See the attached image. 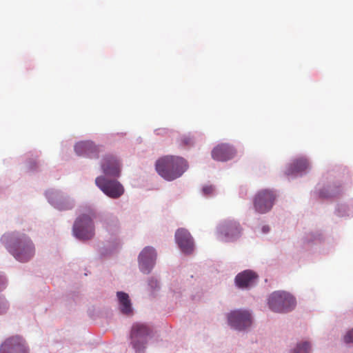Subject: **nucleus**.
<instances>
[{
  "mask_svg": "<svg viewBox=\"0 0 353 353\" xmlns=\"http://www.w3.org/2000/svg\"><path fill=\"white\" fill-rule=\"evenodd\" d=\"M319 194H320V196L321 197H323V198H327V197H331V196H333L335 195V193L332 192H324L323 191H321L319 192Z\"/></svg>",
  "mask_w": 353,
  "mask_h": 353,
  "instance_id": "25",
  "label": "nucleus"
},
{
  "mask_svg": "<svg viewBox=\"0 0 353 353\" xmlns=\"http://www.w3.org/2000/svg\"><path fill=\"white\" fill-rule=\"evenodd\" d=\"M75 152L78 155H85L89 158H98L100 152L99 147L92 141H81L74 146Z\"/></svg>",
  "mask_w": 353,
  "mask_h": 353,
  "instance_id": "15",
  "label": "nucleus"
},
{
  "mask_svg": "<svg viewBox=\"0 0 353 353\" xmlns=\"http://www.w3.org/2000/svg\"><path fill=\"white\" fill-rule=\"evenodd\" d=\"M309 168L307 159L301 158L294 160L288 168L286 174H294L306 170Z\"/></svg>",
  "mask_w": 353,
  "mask_h": 353,
  "instance_id": "17",
  "label": "nucleus"
},
{
  "mask_svg": "<svg viewBox=\"0 0 353 353\" xmlns=\"http://www.w3.org/2000/svg\"><path fill=\"white\" fill-rule=\"evenodd\" d=\"M101 169L105 176L119 177L121 173V164L113 155L105 156L101 161Z\"/></svg>",
  "mask_w": 353,
  "mask_h": 353,
  "instance_id": "12",
  "label": "nucleus"
},
{
  "mask_svg": "<svg viewBox=\"0 0 353 353\" xmlns=\"http://www.w3.org/2000/svg\"><path fill=\"white\" fill-rule=\"evenodd\" d=\"M95 183L105 194L112 199H118L124 193L123 186L117 180L100 176L96 178Z\"/></svg>",
  "mask_w": 353,
  "mask_h": 353,
  "instance_id": "5",
  "label": "nucleus"
},
{
  "mask_svg": "<svg viewBox=\"0 0 353 353\" xmlns=\"http://www.w3.org/2000/svg\"><path fill=\"white\" fill-rule=\"evenodd\" d=\"M175 239L178 245L183 253L190 254L193 252V239L187 230L183 228L177 230L175 234Z\"/></svg>",
  "mask_w": 353,
  "mask_h": 353,
  "instance_id": "13",
  "label": "nucleus"
},
{
  "mask_svg": "<svg viewBox=\"0 0 353 353\" xmlns=\"http://www.w3.org/2000/svg\"><path fill=\"white\" fill-rule=\"evenodd\" d=\"M51 203L56 206V204L53 203V201H51Z\"/></svg>",
  "mask_w": 353,
  "mask_h": 353,
  "instance_id": "29",
  "label": "nucleus"
},
{
  "mask_svg": "<svg viewBox=\"0 0 353 353\" xmlns=\"http://www.w3.org/2000/svg\"><path fill=\"white\" fill-rule=\"evenodd\" d=\"M276 197V194L272 190H262L259 191L253 200L255 210L260 214L269 212L273 207Z\"/></svg>",
  "mask_w": 353,
  "mask_h": 353,
  "instance_id": "6",
  "label": "nucleus"
},
{
  "mask_svg": "<svg viewBox=\"0 0 353 353\" xmlns=\"http://www.w3.org/2000/svg\"><path fill=\"white\" fill-rule=\"evenodd\" d=\"M117 297L121 305V312L126 314H130L132 308L128 294L123 292H118Z\"/></svg>",
  "mask_w": 353,
  "mask_h": 353,
  "instance_id": "18",
  "label": "nucleus"
},
{
  "mask_svg": "<svg viewBox=\"0 0 353 353\" xmlns=\"http://www.w3.org/2000/svg\"><path fill=\"white\" fill-rule=\"evenodd\" d=\"M148 285L150 287L151 290H155L159 287V283L157 280L152 279L149 281Z\"/></svg>",
  "mask_w": 353,
  "mask_h": 353,
  "instance_id": "24",
  "label": "nucleus"
},
{
  "mask_svg": "<svg viewBox=\"0 0 353 353\" xmlns=\"http://www.w3.org/2000/svg\"><path fill=\"white\" fill-rule=\"evenodd\" d=\"M3 240L6 243L9 252L21 262L28 261L34 254V246L25 234L17 237L4 236Z\"/></svg>",
  "mask_w": 353,
  "mask_h": 353,
  "instance_id": "2",
  "label": "nucleus"
},
{
  "mask_svg": "<svg viewBox=\"0 0 353 353\" xmlns=\"http://www.w3.org/2000/svg\"><path fill=\"white\" fill-rule=\"evenodd\" d=\"M218 231L219 237L221 241H230L239 236L241 228L236 221H227L219 226Z\"/></svg>",
  "mask_w": 353,
  "mask_h": 353,
  "instance_id": "9",
  "label": "nucleus"
},
{
  "mask_svg": "<svg viewBox=\"0 0 353 353\" xmlns=\"http://www.w3.org/2000/svg\"><path fill=\"white\" fill-rule=\"evenodd\" d=\"M294 298L285 292H274L269 297L268 305L273 312H287L295 306Z\"/></svg>",
  "mask_w": 353,
  "mask_h": 353,
  "instance_id": "3",
  "label": "nucleus"
},
{
  "mask_svg": "<svg viewBox=\"0 0 353 353\" xmlns=\"http://www.w3.org/2000/svg\"><path fill=\"white\" fill-rule=\"evenodd\" d=\"M156 170L167 181H173L180 177L188 169V163L182 157L165 156L156 162Z\"/></svg>",
  "mask_w": 353,
  "mask_h": 353,
  "instance_id": "1",
  "label": "nucleus"
},
{
  "mask_svg": "<svg viewBox=\"0 0 353 353\" xmlns=\"http://www.w3.org/2000/svg\"><path fill=\"white\" fill-rule=\"evenodd\" d=\"M6 281L4 277L0 274V291L5 288Z\"/></svg>",
  "mask_w": 353,
  "mask_h": 353,
  "instance_id": "26",
  "label": "nucleus"
},
{
  "mask_svg": "<svg viewBox=\"0 0 353 353\" xmlns=\"http://www.w3.org/2000/svg\"><path fill=\"white\" fill-rule=\"evenodd\" d=\"M228 323L236 330H241L252 324L251 314L248 310H234L228 316Z\"/></svg>",
  "mask_w": 353,
  "mask_h": 353,
  "instance_id": "8",
  "label": "nucleus"
},
{
  "mask_svg": "<svg viewBox=\"0 0 353 353\" xmlns=\"http://www.w3.org/2000/svg\"><path fill=\"white\" fill-rule=\"evenodd\" d=\"M343 341L346 344L353 343V328L349 330L343 336Z\"/></svg>",
  "mask_w": 353,
  "mask_h": 353,
  "instance_id": "21",
  "label": "nucleus"
},
{
  "mask_svg": "<svg viewBox=\"0 0 353 353\" xmlns=\"http://www.w3.org/2000/svg\"><path fill=\"white\" fill-rule=\"evenodd\" d=\"M73 232L79 239L87 240L92 238L94 235V228L92 218L85 214L79 216L74 224Z\"/></svg>",
  "mask_w": 353,
  "mask_h": 353,
  "instance_id": "7",
  "label": "nucleus"
},
{
  "mask_svg": "<svg viewBox=\"0 0 353 353\" xmlns=\"http://www.w3.org/2000/svg\"><path fill=\"white\" fill-rule=\"evenodd\" d=\"M9 307V305L7 301L4 299H0V315L5 314Z\"/></svg>",
  "mask_w": 353,
  "mask_h": 353,
  "instance_id": "22",
  "label": "nucleus"
},
{
  "mask_svg": "<svg viewBox=\"0 0 353 353\" xmlns=\"http://www.w3.org/2000/svg\"><path fill=\"white\" fill-rule=\"evenodd\" d=\"M270 228L268 226H263L262 230L264 233H266L269 231Z\"/></svg>",
  "mask_w": 353,
  "mask_h": 353,
  "instance_id": "27",
  "label": "nucleus"
},
{
  "mask_svg": "<svg viewBox=\"0 0 353 353\" xmlns=\"http://www.w3.org/2000/svg\"><path fill=\"white\" fill-rule=\"evenodd\" d=\"M0 353H28V350L22 338L12 336L1 344Z\"/></svg>",
  "mask_w": 353,
  "mask_h": 353,
  "instance_id": "10",
  "label": "nucleus"
},
{
  "mask_svg": "<svg viewBox=\"0 0 353 353\" xmlns=\"http://www.w3.org/2000/svg\"><path fill=\"white\" fill-rule=\"evenodd\" d=\"M157 258L155 250L152 247H145L139 256V268L142 272L148 274L154 265Z\"/></svg>",
  "mask_w": 353,
  "mask_h": 353,
  "instance_id": "11",
  "label": "nucleus"
},
{
  "mask_svg": "<svg viewBox=\"0 0 353 353\" xmlns=\"http://www.w3.org/2000/svg\"><path fill=\"white\" fill-rule=\"evenodd\" d=\"M203 192L205 195H210L214 192V188L212 185H207L203 187Z\"/></svg>",
  "mask_w": 353,
  "mask_h": 353,
  "instance_id": "23",
  "label": "nucleus"
},
{
  "mask_svg": "<svg viewBox=\"0 0 353 353\" xmlns=\"http://www.w3.org/2000/svg\"><path fill=\"white\" fill-rule=\"evenodd\" d=\"M179 141L180 145H181V146L189 147V146L192 145L194 143L193 139L192 137H190V136H186V135L182 136L179 139Z\"/></svg>",
  "mask_w": 353,
  "mask_h": 353,
  "instance_id": "19",
  "label": "nucleus"
},
{
  "mask_svg": "<svg viewBox=\"0 0 353 353\" xmlns=\"http://www.w3.org/2000/svg\"><path fill=\"white\" fill-rule=\"evenodd\" d=\"M56 208H59V210H66V209L70 208V207H61V206H59L58 205H56Z\"/></svg>",
  "mask_w": 353,
  "mask_h": 353,
  "instance_id": "28",
  "label": "nucleus"
},
{
  "mask_svg": "<svg viewBox=\"0 0 353 353\" xmlns=\"http://www.w3.org/2000/svg\"><path fill=\"white\" fill-rule=\"evenodd\" d=\"M257 278L258 276L253 271L245 270L236 275L235 283L239 288H245L254 285Z\"/></svg>",
  "mask_w": 353,
  "mask_h": 353,
  "instance_id": "16",
  "label": "nucleus"
},
{
  "mask_svg": "<svg viewBox=\"0 0 353 353\" xmlns=\"http://www.w3.org/2000/svg\"><path fill=\"white\" fill-rule=\"evenodd\" d=\"M310 349V344L305 342L301 344H299L294 350V353H308Z\"/></svg>",
  "mask_w": 353,
  "mask_h": 353,
  "instance_id": "20",
  "label": "nucleus"
},
{
  "mask_svg": "<svg viewBox=\"0 0 353 353\" xmlns=\"http://www.w3.org/2000/svg\"><path fill=\"white\" fill-rule=\"evenodd\" d=\"M236 152L232 146L226 143L216 145L212 151L213 159L219 161H225L232 159Z\"/></svg>",
  "mask_w": 353,
  "mask_h": 353,
  "instance_id": "14",
  "label": "nucleus"
},
{
  "mask_svg": "<svg viewBox=\"0 0 353 353\" xmlns=\"http://www.w3.org/2000/svg\"><path fill=\"white\" fill-rule=\"evenodd\" d=\"M150 327L142 323H134L132 327L131 343L137 353H143L147 343V338L150 334Z\"/></svg>",
  "mask_w": 353,
  "mask_h": 353,
  "instance_id": "4",
  "label": "nucleus"
}]
</instances>
